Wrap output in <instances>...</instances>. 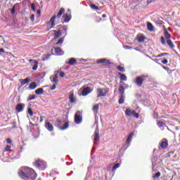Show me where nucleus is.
<instances>
[{"mask_svg":"<svg viewBox=\"0 0 180 180\" xmlns=\"http://www.w3.org/2000/svg\"><path fill=\"white\" fill-rule=\"evenodd\" d=\"M64 42V38H60L59 40L56 42V44H63Z\"/></svg>","mask_w":180,"mask_h":180,"instance_id":"a19ab883","label":"nucleus"},{"mask_svg":"<svg viewBox=\"0 0 180 180\" xmlns=\"http://www.w3.org/2000/svg\"><path fill=\"white\" fill-rule=\"evenodd\" d=\"M29 63H33L34 65L32 67V70L34 71H36L39 67V61L37 60H34L33 59H30Z\"/></svg>","mask_w":180,"mask_h":180,"instance_id":"dca6fc26","label":"nucleus"},{"mask_svg":"<svg viewBox=\"0 0 180 180\" xmlns=\"http://www.w3.org/2000/svg\"><path fill=\"white\" fill-rule=\"evenodd\" d=\"M6 142L8 143V144H11L12 143V140H11V139H7Z\"/></svg>","mask_w":180,"mask_h":180,"instance_id":"4d7b16f0","label":"nucleus"},{"mask_svg":"<svg viewBox=\"0 0 180 180\" xmlns=\"http://www.w3.org/2000/svg\"><path fill=\"white\" fill-rule=\"evenodd\" d=\"M2 54L1 53H0V56H1Z\"/></svg>","mask_w":180,"mask_h":180,"instance_id":"774afa93","label":"nucleus"},{"mask_svg":"<svg viewBox=\"0 0 180 180\" xmlns=\"http://www.w3.org/2000/svg\"><path fill=\"white\" fill-rule=\"evenodd\" d=\"M60 36H61V32H56L54 34V38L55 39H58V37H60Z\"/></svg>","mask_w":180,"mask_h":180,"instance_id":"e433bc0d","label":"nucleus"},{"mask_svg":"<svg viewBox=\"0 0 180 180\" xmlns=\"http://www.w3.org/2000/svg\"><path fill=\"white\" fill-rule=\"evenodd\" d=\"M20 82L21 84V86H23V85H25V84H29L30 82V78H26V79H20Z\"/></svg>","mask_w":180,"mask_h":180,"instance_id":"6ab92c4d","label":"nucleus"},{"mask_svg":"<svg viewBox=\"0 0 180 180\" xmlns=\"http://www.w3.org/2000/svg\"><path fill=\"white\" fill-rule=\"evenodd\" d=\"M37 12H38L39 14L41 13L40 10H38Z\"/></svg>","mask_w":180,"mask_h":180,"instance_id":"338daca9","label":"nucleus"},{"mask_svg":"<svg viewBox=\"0 0 180 180\" xmlns=\"http://www.w3.org/2000/svg\"><path fill=\"white\" fill-rule=\"evenodd\" d=\"M30 20H32V22H33L34 20V15H31V16L30 17Z\"/></svg>","mask_w":180,"mask_h":180,"instance_id":"864d4df0","label":"nucleus"},{"mask_svg":"<svg viewBox=\"0 0 180 180\" xmlns=\"http://www.w3.org/2000/svg\"><path fill=\"white\" fill-rule=\"evenodd\" d=\"M117 69L118 70V71H120L121 72H124L126 71L124 70V68H123L122 66H117Z\"/></svg>","mask_w":180,"mask_h":180,"instance_id":"f704fd0d","label":"nucleus"},{"mask_svg":"<svg viewBox=\"0 0 180 180\" xmlns=\"http://www.w3.org/2000/svg\"><path fill=\"white\" fill-rule=\"evenodd\" d=\"M134 136V133H133V132H131L129 134V136L127 139V141L122 147V150H124V151H126V150H127V148H129V146H130V143H131V139H133Z\"/></svg>","mask_w":180,"mask_h":180,"instance_id":"423d86ee","label":"nucleus"},{"mask_svg":"<svg viewBox=\"0 0 180 180\" xmlns=\"http://www.w3.org/2000/svg\"><path fill=\"white\" fill-rule=\"evenodd\" d=\"M168 146V141L167 140L163 141L160 143V148H166Z\"/></svg>","mask_w":180,"mask_h":180,"instance_id":"4be33fe9","label":"nucleus"},{"mask_svg":"<svg viewBox=\"0 0 180 180\" xmlns=\"http://www.w3.org/2000/svg\"><path fill=\"white\" fill-rule=\"evenodd\" d=\"M167 44L170 47V49H174L175 48V45H174V44L172 43V41H171V39H167Z\"/></svg>","mask_w":180,"mask_h":180,"instance_id":"7c9ffc66","label":"nucleus"},{"mask_svg":"<svg viewBox=\"0 0 180 180\" xmlns=\"http://www.w3.org/2000/svg\"><path fill=\"white\" fill-rule=\"evenodd\" d=\"M97 64H107V65H111L112 62L106 58H101L96 60Z\"/></svg>","mask_w":180,"mask_h":180,"instance_id":"9b49d317","label":"nucleus"},{"mask_svg":"<svg viewBox=\"0 0 180 180\" xmlns=\"http://www.w3.org/2000/svg\"><path fill=\"white\" fill-rule=\"evenodd\" d=\"M98 109H99V105L98 104H96V105H94V107H93L94 112H97Z\"/></svg>","mask_w":180,"mask_h":180,"instance_id":"c9c22d12","label":"nucleus"},{"mask_svg":"<svg viewBox=\"0 0 180 180\" xmlns=\"http://www.w3.org/2000/svg\"><path fill=\"white\" fill-rule=\"evenodd\" d=\"M84 180H89V177L88 176H86V178L84 179Z\"/></svg>","mask_w":180,"mask_h":180,"instance_id":"e2e57ef3","label":"nucleus"},{"mask_svg":"<svg viewBox=\"0 0 180 180\" xmlns=\"http://www.w3.org/2000/svg\"><path fill=\"white\" fill-rule=\"evenodd\" d=\"M124 49H125V50H131V47L127 45L124 46Z\"/></svg>","mask_w":180,"mask_h":180,"instance_id":"09e8293b","label":"nucleus"},{"mask_svg":"<svg viewBox=\"0 0 180 180\" xmlns=\"http://www.w3.org/2000/svg\"><path fill=\"white\" fill-rule=\"evenodd\" d=\"M162 64H167L168 63V60L164 59L162 60Z\"/></svg>","mask_w":180,"mask_h":180,"instance_id":"5fc2aeb1","label":"nucleus"},{"mask_svg":"<svg viewBox=\"0 0 180 180\" xmlns=\"http://www.w3.org/2000/svg\"><path fill=\"white\" fill-rule=\"evenodd\" d=\"M100 137H99V129L98 128L96 129L94 132V144H96V141H99Z\"/></svg>","mask_w":180,"mask_h":180,"instance_id":"f3484780","label":"nucleus"},{"mask_svg":"<svg viewBox=\"0 0 180 180\" xmlns=\"http://www.w3.org/2000/svg\"><path fill=\"white\" fill-rule=\"evenodd\" d=\"M132 116L134 117H136V119H139V113L136 112V111L132 110Z\"/></svg>","mask_w":180,"mask_h":180,"instance_id":"4c0bfd02","label":"nucleus"},{"mask_svg":"<svg viewBox=\"0 0 180 180\" xmlns=\"http://www.w3.org/2000/svg\"><path fill=\"white\" fill-rule=\"evenodd\" d=\"M59 75H60V77L61 78H64V77H65V73H64L63 72H61Z\"/></svg>","mask_w":180,"mask_h":180,"instance_id":"603ef678","label":"nucleus"},{"mask_svg":"<svg viewBox=\"0 0 180 180\" xmlns=\"http://www.w3.org/2000/svg\"><path fill=\"white\" fill-rule=\"evenodd\" d=\"M108 94V90L106 89H98L97 90V97L101 98L105 96Z\"/></svg>","mask_w":180,"mask_h":180,"instance_id":"1a4fd4ad","label":"nucleus"},{"mask_svg":"<svg viewBox=\"0 0 180 180\" xmlns=\"http://www.w3.org/2000/svg\"><path fill=\"white\" fill-rule=\"evenodd\" d=\"M36 98V95H30L29 96L28 101H33V99Z\"/></svg>","mask_w":180,"mask_h":180,"instance_id":"a18cd8bd","label":"nucleus"},{"mask_svg":"<svg viewBox=\"0 0 180 180\" xmlns=\"http://www.w3.org/2000/svg\"><path fill=\"white\" fill-rule=\"evenodd\" d=\"M31 9L33 12H36V6H34V4H31Z\"/></svg>","mask_w":180,"mask_h":180,"instance_id":"de8ad7c7","label":"nucleus"},{"mask_svg":"<svg viewBox=\"0 0 180 180\" xmlns=\"http://www.w3.org/2000/svg\"><path fill=\"white\" fill-rule=\"evenodd\" d=\"M160 41H161L162 44L165 46V44H166V43H165V38L164 37H161Z\"/></svg>","mask_w":180,"mask_h":180,"instance_id":"79ce46f5","label":"nucleus"},{"mask_svg":"<svg viewBox=\"0 0 180 180\" xmlns=\"http://www.w3.org/2000/svg\"><path fill=\"white\" fill-rule=\"evenodd\" d=\"M64 12H65V9H64L63 8H61L58 11L57 15H53V16L51 17L49 22H48L49 25H51V29H54V26H56V22H55L56 18H57L58 19H60V18H61Z\"/></svg>","mask_w":180,"mask_h":180,"instance_id":"f03ea898","label":"nucleus"},{"mask_svg":"<svg viewBox=\"0 0 180 180\" xmlns=\"http://www.w3.org/2000/svg\"><path fill=\"white\" fill-rule=\"evenodd\" d=\"M15 6H13L11 8V15H13L15 13Z\"/></svg>","mask_w":180,"mask_h":180,"instance_id":"8fccbe9b","label":"nucleus"},{"mask_svg":"<svg viewBox=\"0 0 180 180\" xmlns=\"http://www.w3.org/2000/svg\"><path fill=\"white\" fill-rule=\"evenodd\" d=\"M126 116L130 117L133 115V111H131V109L127 108L125 111Z\"/></svg>","mask_w":180,"mask_h":180,"instance_id":"c756f323","label":"nucleus"},{"mask_svg":"<svg viewBox=\"0 0 180 180\" xmlns=\"http://www.w3.org/2000/svg\"><path fill=\"white\" fill-rule=\"evenodd\" d=\"M118 75H120L121 81H127V76H126V75L119 72Z\"/></svg>","mask_w":180,"mask_h":180,"instance_id":"b1692460","label":"nucleus"},{"mask_svg":"<svg viewBox=\"0 0 180 180\" xmlns=\"http://www.w3.org/2000/svg\"><path fill=\"white\" fill-rule=\"evenodd\" d=\"M163 56H168V53H163Z\"/></svg>","mask_w":180,"mask_h":180,"instance_id":"69168bd1","label":"nucleus"},{"mask_svg":"<svg viewBox=\"0 0 180 180\" xmlns=\"http://www.w3.org/2000/svg\"><path fill=\"white\" fill-rule=\"evenodd\" d=\"M102 18H106V14H103Z\"/></svg>","mask_w":180,"mask_h":180,"instance_id":"0e129e2a","label":"nucleus"},{"mask_svg":"<svg viewBox=\"0 0 180 180\" xmlns=\"http://www.w3.org/2000/svg\"><path fill=\"white\" fill-rule=\"evenodd\" d=\"M89 94H91V88L89 86L84 88L82 91V96H86Z\"/></svg>","mask_w":180,"mask_h":180,"instance_id":"4468645a","label":"nucleus"},{"mask_svg":"<svg viewBox=\"0 0 180 180\" xmlns=\"http://www.w3.org/2000/svg\"><path fill=\"white\" fill-rule=\"evenodd\" d=\"M56 84H53V86L51 88V91H54L56 89Z\"/></svg>","mask_w":180,"mask_h":180,"instance_id":"13d9d810","label":"nucleus"},{"mask_svg":"<svg viewBox=\"0 0 180 180\" xmlns=\"http://www.w3.org/2000/svg\"><path fill=\"white\" fill-rule=\"evenodd\" d=\"M62 30H64V32H65V36H67V27H63L62 28Z\"/></svg>","mask_w":180,"mask_h":180,"instance_id":"6e6d98bb","label":"nucleus"},{"mask_svg":"<svg viewBox=\"0 0 180 180\" xmlns=\"http://www.w3.org/2000/svg\"><path fill=\"white\" fill-rule=\"evenodd\" d=\"M119 93L120 94L119 103L120 105H122V103H124V86H120V88L118 89Z\"/></svg>","mask_w":180,"mask_h":180,"instance_id":"39448f33","label":"nucleus"},{"mask_svg":"<svg viewBox=\"0 0 180 180\" xmlns=\"http://www.w3.org/2000/svg\"><path fill=\"white\" fill-rule=\"evenodd\" d=\"M75 123L76 124H81L82 123V112L77 111L75 115Z\"/></svg>","mask_w":180,"mask_h":180,"instance_id":"6e6552de","label":"nucleus"},{"mask_svg":"<svg viewBox=\"0 0 180 180\" xmlns=\"http://www.w3.org/2000/svg\"><path fill=\"white\" fill-rule=\"evenodd\" d=\"M162 68H163L164 70H169V68L166 67V66H163Z\"/></svg>","mask_w":180,"mask_h":180,"instance_id":"bf43d9fd","label":"nucleus"},{"mask_svg":"<svg viewBox=\"0 0 180 180\" xmlns=\"http://www.w3.org/2000/svg\"><path fill=\"white\" fill-rule=\"evenodd\" d=\"M47 163L41 160H38L34 163V167L39 169L40 171H44L46 168Z\"/></svg>","mask_w":180,"mask_h":180,"instance_id":"20e7f679","label":"nucleus"},{"mask_svg":"<svg viewBox=\"0 0 180 180\" xmlns=\"http://www.w3.org/2000/svg\"><path fill=\"white\" fill-rule=\"evenodd\" d=\"M90 6H91V9H95L96 11H99V7H98L95 4H91Z\"/></svg>","mask_w":180,"mask_h":180,"instance_id":"58836bf2","label":"nucleus"},{"mask_svg":"<svg viewBox=\"0 0 180 180\" xmlns=\"http://www.w3.org/2000/svg\"><path fill=\"white\" fill-rule=\"evenodd\" d=\"M71 14H68L65 13L63 15V22L65 23H68V22H70V20H71Z\"/></svg>","mask_w":180,"mask_h":180,"instance_id":"ddd939ff","label":"nucleus"},{"mask_svg":"<svg viewBox=\"0 0 180 180\" xmlns=\"http://www.w3.org/2000/svg\"><path fill=\"white\" fill-rule=\"evenodd\" d=\"M15 109L18 113H20V112H23L25 109V104L23 103H18L15 106Z\"/></svg>","mask_w":180,"mask_h":180,"instance_id":"f8f14e48","label":"nucleus"},{"mask_svg":"<svg viewBox=\"0 0 180 180\" xmlns=\"http://www.w3.org/2000/svg\"><path fill=\"white\" fill-rule=\"evenodd\" d=\"M69 101H70V103H75V102H77V98L74 97V93L70 94Z\"/></svg>","mask_w":180,"mask_h":180,"instance_id":"a211bd4d","label":"nucleus"},{"mask_svg":"<svg viewBox=\"0 0 180 180\" xmlns=\"http://www.w3.org/2000/svg\"><path fill=\"white\" fill-rule=\"evenodd\" d=\"M40 123H41V122H43V116L40 117V120H39Z\"/></svg>","mask_w":180,"mask_h":180,"instance_id":"680f3d73","label":"nucleus"},{"mask_svg":"<svg viewBox=\"0 0 180 180\" xmlns=\"http://www.w3.org/2000/svg\"><path fill=\"white\" fill-rule=\"evenodd\" d=\"M78 61H84V63H86V61H88V59L79 58Z\"/></svg>","mask_w":180,"mask_h":180,"instance_id":"3c124183","label":"nucleus"},{"mask_svg":"<svg viewBox=\"0 0 180 180\" xmlns=\"http://www.w3.org/2000/svg\"><path fill=\"white\" fill-rule=\"evenodd\" d=\"M50 57H51V54H47V55H46V56L42 58V61H47V60H49V58H50Z\"/></svg>","mask_w":180,"mask_h":180,"instance_id":"473e14b6","label":"nucleus"},{"mask_svg":"<svg viewBox=\"0 0 180 180\" xmlns=\"http://www.w3.org/2000/svg\"><path fill=\"white\" fill-rule=\"evenodd\" d=\"M120 167V163H117L112 167V171H116Z\"/></svg>","mask_w":180,"mask_h":180,"instance_id":"72a5a7b5","label":"nucleus"},{"mask_svg":"<svg viewBox=\"0 0 180 180\" xmlns=\"http://www.w3.org/2000/svg\"><path fill=\"white\" fill-rule=\"evenodd\" d=\"M10 149H11V146H6L4 150V153H6V151H9Z\"/></svg>","mask_w":180,"mask_h":180,"instance_id":"49530a36","label":"nucleus"},{"mask_svg":"<svg viewBox=\"0 0 180 180\" xmlns=\"http://www.w3.org/2000/svg\"><path fill=\"white\" fill-rule=\"evenodd\" d=\"M19 176L24 180H34L37 178V173L32 168L22 167L19 172Z\"/></svg>","mask_w":180,"mask_h":180,"instance_id":"f257e3e1","label":"nucleus"},{"mask_svg":"<svg viewBox=\"0 0 180 180\" xmlns=\"http://www.w3.org/2000/svg\"><path fill=\"white\" fill-rule=\"evenodd\" d=\"M157 160H158L157 156H154L152 159V165L153 169L155 168V166L157 165Z\"/></svg>","mask_w":180,"mask_h":180,"instance_id":"a878e982","label":"nucleus"},{"mask_svg":"<svg viewBox=\"0 0 180 180\" xmlns=\"http://www.w3.org/2000/svg\"><path fill=\"white\" fill-rule=\"evenodd\" d=\"M36 95H43L44 94V89L43 88H39L35 91Z\"/></svg>","mask_w":180,"mask_h":180,"instance_id":"393cba45","label":"nucleus"},{"mask_svg":"<svg viewBox=\"0 0 180 180\" xmlns=\"http://www.w3.org/2000/svg\"><path fill=\"white\" fill-rule=\"evenodd\" d=\"M164 36H165V38L166 39V40L171 39V35L169 34V32H168L167 30H165Z\"/></svg>","mask_w":180,"mask_h":180,"instance_id":"cd10ccee","label":"nucleus"},{"mask_svg":"<svg viewBox=\"0 0 180 180\" xmlns=\"http://www.w3.org/2000/svg\"><path fill=\"white\" fill-rule=\"evenodd\" d=\"M18 123L16 122V120H14L13 122V127L12 129H18V126H17Z\"/></svg>","mask_w":180,"mask_h":180,"instance_id":"ea45409f","label":"nucleus"},{"mask_svg":"<svg viewBox=\"0 0 180 180\" xmlns=\"http://www.w3.org/2000/svg\"><path fill=\"white\" fill-rule=\"evenodd\" d=\"M146 40V37L143 35H139L137 41L139 43H143Z\"/></svg>","mask_w":180,"mask_h":180,"instance_id":"c85d7f7f","label":"nucleus"},{"mask_svg":"<svg viewBox=\"0 0 180 180\" xmlns=\"http://www.w3.org/2000/svg\"><path fill=\"white\" fill-rule=\"evenodd\" d=\"M50 79L54 84H57V82H58V75H53L50 77Z\"/></svg>","mask_w":180,"mask_h":180,"instance_id":"aec40b11","label":"nucleus"},{"mask_svg":"<svg viewBox=\"0 0 180 180\" xmlns=\"http://www.w3.org/2000/svg\"><path fill=\"white\" fill-rule=\"evenodd\" d=\"M45 127L47 129L48 131H53L54 130V127L51 123L49 122V121H46L45 123Z\"/></svg>","mask_w":180,"mask_h":180,"instance_id":"2eb2a0df","label":"nucleus"},{"mask_svg":"<svg viewBox=\"0 0 180 180\" xmlns=\"http://www.w3.org/2000/svg\"><path fill=\"white\" fill-rule=\"evenodd\" d=\"M27 112L30 116H33V110H32V108H29Z\"/></svg>","mask_w":180,"mask_h":180,"instance_id":"c03bdc74","label":"nucleus"},{"mask_svg":"<svg viewBox=\"0 0 180 180\" xmlns=\"http://www.w3.org/2000/svg\"><path fill=\"white\" fill-rule=\"evenodd\" d=\"M160 176H161V172H158L155 174V175L153 176V178H160Z\"/></svg>","mask_w":180,"mask_h":180,"instance_id":"37998d69","label":"nucleus"},{"mask_svg":"<svg viewBox=\"0 0 180 180\" xmlns=\"http://www.w3.org/2000/svg\"><path fill=\"white\" fill-rule=\"evenodd\" d=\"M146 78H148V76L141 75L139 77H137L135 80V84H136L138 86H143V82L146 81Z\"/></svg>","mask_w":180,"mask_h":180,"instance_id":"0eeeda50","label":"nucleus"},{"mask_svg":"<svg viewBox=\"0 0 180 180\" xmlns=\"http://www.w3.org/2000/svg\"><path fill=\"white\" fill-rule=\"evenodd\" d=\"M158 126L160 127V129H162L164 126H165V124L161 121L158 122Z\"/></svg>","mask_w":180,"mask_h":180,"instance_id":"2f4dec72","label":"nucleus"},{"mask_svg":"<svg viewBox=\"0 0 180 180\" xmlns=\"http://www.w3.org/2000/svg\"><path fill=\"white\" fill-rule=\"evenodd\" d=\"M147 29L149 30V32H154V26H153V24L151 22L147 23Z\"/></svg>","mask_w":180,"mask_h":180,"instance_id":"bb28decb","label":"nucleus"},{"mask_svg":"<svg viewBox=\"0 0 180 180\" xmlns=\"http://www.w3.org/2000/svg\"><path fill=\"white\" fill-rule=\"evenodd\" d=\"M56 127H58L59 130H67V128L69 127L70 124L68 122H65L63 120L57 119L55 122Z\"/></svg>","mask_w":180,"mask_h":180,"instance_id":"7ed1b4c3","label":"nucleus"},{"mask_svg":"<svg viewBox=\"0 0 180 180\" xmlns=\"http://www.w3.org/2000/svg\"><path fill=\"white\" fill-rule=\"evenodd\" d=\"M5 53V50H4V49H0V53Z\"/></svg>","mask_w":180,"mask_h":180,"instance_id":"052dcab7","label":"nucleus"},{"mask_svg":"<svg viewBox=\"0 0 180 180\" xmlns=\"http://www.w3.org/2000/svg\"><path fill=\"white\" fill-rule=\"evenodd\" d=\"M29 89H30L31 91L33 89H36V88H37V84H36V82H33L32 83L30 84L29 85Z\"/></svg>","mask_w":180,"mask_h":180,"instance_id":"5701e85b","label":"nucleus"},{"mask_svg":"<svg viewBox=\"0 0 180 180\" xmlns=\"http://www.w3.org/2000/svg\"><path fill=\"white\" fill-rule=\"evenodd\" d=\"M75 63H77V60L75 59V58H71L70 59H69V61L66 62V64H69V65H74Z\"/></svg>","mask_w":180,"mask_h":180,"instance_id":"412c9836","label":"nucleus"},{"mask_svg":"<svg viewBox=\"0 0 180 180\" xmlns=\"http://www.w3.org/2000/svg\"><path fill=\"white\" fill-rule=\"evenodd\" d=\"M51 51L52 52L55 51L56 56H63V54H64V51L60 47H57V48L53 47Z\"/></svg>","mask_w":180,"mask_h":180,"instance_id":"9d476101","label":"nucleus"}]
</instances>
